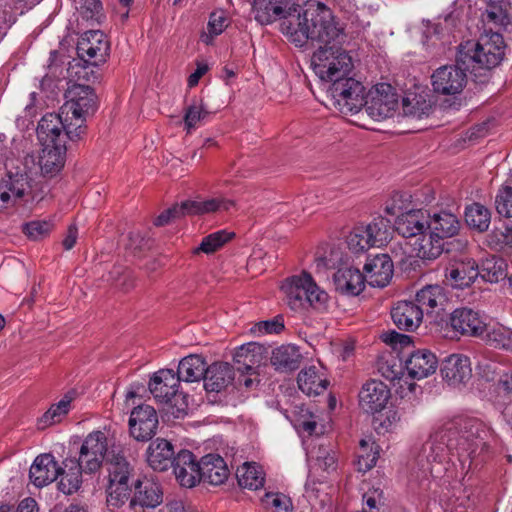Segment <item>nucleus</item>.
Wrapping results in <instances>:
<instances>
[{
  "label": "nucleus",
  "mask_w": 512,
  "mask_h": 512,
  "mask_svg": "<svg viewBox=\"0 0 512 512\" xmlns=\"http://www.w3.org/2000/svg\"><path fill=\"white\" fill-rule=\"evenodd\" d=\"M64 465L67 470L61 468L59 474L61 478L58 486L59 490L64 494L71 495L80 488L84 470L78 465L76 460H66Z\"/></svg>",
  "instance_id": "nucleus-39"
},
{
  "label": "nucleus",
  "mask_w": 512,
  "mask_h": 512,
  "mask_svg": "<svg viewBox=\"0 0 512 512\" xmlns=\"http://www.w3.org/2000/svg\"><path fill=\"white\" fill-rule=\"evenodd\" d=\"M397 106L398 95L395 89L387 83L377 84L368 96L365 95V104L363 105L367 114L377 121L392 116Z\"/></svg>",
  "instance_id": "nucleus-10"
},
{
  "label": "nucleus",
  "mask_w": 512,
  "mask_h": 512,
  "mask_svg": "<svg viewBox=\"0 0 512 512\" xmlns=\"http://www.w3.org/2000/svg\"><path fill=\"white\" fill-rule=\"evenodd\" d=\"M497 212L504 217H512V187L502 186L495 198Z\"/></svg>",
  "instance_id": "nucleus-58"
},
{
  "label": "nucleus",
  "mask_w": 512,
  "mask_h": 512,
  "mask_svg": "<svg viewBox=\"0 0 512 512\" xmlns=\"http://www.w3.org/2000/svg\"><path fill=\"white\" fill-rule=\"evenodd\" d=\"M76 392L71 390L57 403L52 404L50 408L38 419V429H45L51 425L57 424L70 411L71 402L75 399Z\"/></svg>",
  "instance_id": "nucleus-37"
},
{
  "label": "nucleus",
  "mask_w": 512,
  "mask_h": 512,
  "mask_svg": "<svg viewBox=\"0 0 512 512\" xmlns=\"http://www.w3.org/2000/svg\"><path fill=\"white\" fill-rule=\"evenodd\" d=\"M490 429L480 420L459 418L445 423L435 431L421 449L420 461L426 460L427 471L433 477H439L447 470L446 465L456 457L462 468L472 459L487 450Z\"/></svg>",
  "instance_id": "nucleus-2"
},
{
  "label": "nucleus",
  "mask_w": 512,
  "mask_h": 512,
  "mask_svg": "<svg viewBox=\"0 0 512 512\" xmlns=\"http://www.w3.org/2000/svg\"><path fill=\"white\" fill-rule=\"evenodd\" d=\"M390 396L387 385L381 381L370 380L359 392V404L365 412L374 414L386 407Z\"/></svg>",
  "instance_id": "nucleus-17"
},
{
  "label": "nucleus",
  "mask_w": 512,
  "mask_h": 512,
  "mask_svg": "<svg viewBox=\"0 0 512 512\" xmlns=\"http://www.w3.org/2000/svg\"><path fill=\"white\" fill-rule=\"evenodd\" d=\"M507 263L497 256H491L482 261L479 266V275L488 282L496 283L507 277Z\"/></svg>",
  "instance_id": "nucleus-43"
},
{
  "label": "nucleus",
  "mask_w": 512,
  "mask_h": 512,
  "mask_svg": "<svg viewBox=\"0 0 512 512\" xmlns=\"http://www.w3.org/2000/svg\"><path fill=\"white\" fill-rule=\"evenodd\" d=\"M438 360L434 353L427 349H419L409 352L405 360L408 375L414 379H423L435 373Z\"/></svg>",
  "instance_id": "nucleus-22"
},
{
  "label": "nucleus",
  "mask_w": 512,
  "mask_h": 512,
  "mask_svg": "<svg viewBox=\"0 0 512 512\" xmlns=\"http://www.w3.org/2000/svg\"><path fill=\"white\" fill-rule=\"evenodd\" d=\"M178 208H180L179 213L180 216L185 215H202L203 210L201 207V201L197 200H187L182 202L180 205H178Z\"/></svg>",
  "instance_id": "nucleus-64"
},
{
  "label": "nucleus",
  "mask_w": 512,
  "mask_h": 512,
  "mask_svg": "<svg viewBox=\"0 0 512 512\" xmlns=\"http://www.w3.org/2000/svg\"><path fill=\"white\" fill-rule=\"evenodd\" d=\"M465 221L470 228L485 232L491 222L490 210L480 203H472L465 208Z\"/></svg>",
  "instance_id": "nucleus-42"
},
{
  "label": "nucleus",
  "mask_w": 512,
  "mask_h": 512,
  "mask_svg": "<svg viewBox=\"0 0 512 512\" xmlns=\"http://www.w3.org/2000/svg\"><path fill=\"white\" fill-rule=\"evenodd\" d=\"M284 329V322L282 316H276L271 320L261 321L256 323L252 328L251 332L258 333L259 335L264 334H278Z\"/></svg>",
  "instance_id": "nucleus-60"
},
{
  "label": "nucleus",
  "mask_w": 512,
  "mask_h": 512,
  "mask_svg": "<svg viewBox=\"0 0 512 512\" xmlns=\"http://www.w3.org/2000/svg\"><path fill=\"white\" fill-rule=\"evenodd\" d=\"M84 129L76 127L70 117L62 114L47 113L38 123L37 135L43 147H58V144L66 146L67 139L77 141L85 134Z\"/></svg>",
  "instance_id": "nucleus-7"
},
{
  "label": "nucleus",
  "mask_w": 512,
  "mask_h": 512,
  "mask_svg": "<svg viewBox=\"0 0 512 512\" xmlns=\"http://www.w3.org/2000/svg\"><path fill=\"white\" fill-rule=\"evenodd\" d=\"M365 276L358 268H339L334 274L336 290L348 296L359 295L365 287Z\"/></svg>",
  "instance_id": "nucleus-30"
},
{
  "label": "nucleus",
  "mask_w": 512,
  "mask_h": 512,
  "mask_svg": "<svg viewBox=\"0 0 512 512\" xmlns=\"http://www.w3.org/2000/svg\"><path fill=\"white\" fill-rule=\"evenodd\" d=\"M430 108V104L425 100H417L415 104H412L408 98L403 99V113L406 116L422 119L429 114Z\"/></svg>",
  "instance_id": "nucleus-61"
},
{
  "label": "nucleus",
  "mask_w": 512,
  "mask_h": 512,
  "mask_svg": "<svg viewBox=\"0 0 512 512\" xmlns=\"http://www.w3.org/2000/svg\"><path fill=\"white\" fill-rule=\"evenodd\" d=\"M233 205L231 200L224 198H212L201 201L203 214L213 213L219 210H228Z\"/></svg>",
  "instance_id": "nucleus-63"
},
{
  "label": "nucleus",
  "mask_w": 512,
  "mask_h": 512,
  "mask_svg": "<svg viewBox=\"0 0 512 512\" xmlns=\"http://www.w3.org/2000/svg\"><path fill=\"white\" fill-rule=\"evenodd\" d=\"M467 71L468 68L457 62L439 67L431 76L434 92L441 95L461 93L467 83Z\"/></svg>",
  "instance_id": "nucleus-11"
},
{
  "label": "nucleus",
  "mask_w": 512,
  "mask_h": 512,
  "mask_svg": "<svg viewBox=\"0 0 512 512\" xmlns=\"http://www.w3.org/2000/svg\"><path fill=\"white\" fill-rule=\"evenodd\" d=\"M30 191L31 186L26 174H8L0 182V200L4 206L14 204L16 201L23 199Z\"/></svg>",
  "instance_id": "nucleus-28"
},
{
  "label": "nucleus",
  "mask_w": 512,
  "mask_h": 512,
  "mask_svg": "<svg viewBox=\"0 0 512 512\" xmlns=\"http://www.w3.org/2000/svg\"><path fill=\"white\" fill-rule=\"evenodd\" d=\"M283 29L297 46L308 41L320 44L313 53L311 65L317 76L331 74V62L337 61L339 71H352L353 62L350 55L342 48L346 35L338 27L329 8L323 4L310 6L303 14L292 16L284 21Z\"/></svg>",
  "instance_id": "nucleus-1"
},
{
  "label": "nucleus",
  "mask_w": 512,
  "mask_h": 512,
  "mask_svg": "<svg viewBox=\"0 0 512 512\" xmlns=\"http://www.w3.org/2000/svg\"><path fill=\"white\" fill-rule=\"evenodd\" d=\"M76 462L84 470L85 474H94L100 470L103 464L106 466L105 457L92 454L91 451L84 448H80L79 458Z\"/></svg>",
  "instance_id": "nucleus-56"
},
{
  "label": "nucleus",
  "mask_w": 512,
  "mask_h": 512,
  "mask_svg": "<svg viewBox=\"0 0 512 512\" xmlns=\"http://www.w3.org/2000/svg\"><path fill=\"white\" fill-rule=\"evenodd\" d=\"M347 245L353 253H360L374 246L365 226H356L347 237Z\"/></svg>",
  "instance_id": "nucleus-52"
},
{
  "label": "nucleus",
  "mask_w": 512,
  "mask_h": 512,
  "mask_svg": "<svg viewBox=\"0 0 512 512\" xmlns=\"http://www.w3.org/2000/svg\"><path fill=\"white\" fill-rule=\"evenodd\" d=\"M207 363L205 358L198 354L184 357L178 364L176 375L180 381L192 383L204 379Z\"/></svg>",
  "instance_id": "nucleus-34"
},
{
  "label": "nucleus",
  "mask_w": 512,
  "mask_h": 512,
  "mask_svg": "<svg viewBox=\"0 0 512 512\" xmlns=\"http://www.w3.org/2000/svg\"><path fill=\"white\" fill-rule=\"evenodd\" d=\"M440 372L443 379L449 385L457 386L463 384L472 375L470 360L462 354H451L443 360Z\"/></svg>",
  "instance_id": "nucleus-19"
},
{
  "label": "nucleus",
  "mask_w": 512,
  "mask_h": 512,
  "mask_svg": "<svg viewBox=\"0 0 512 512\" xmlns=\"http://www.w3.org/2000/svg\"><path fill=\"white\" fill-rule=\"evenodd\" d=\"M449 302L447 292L440 285H427L416 293V303L427 314H439Z\"/></svg>",
  "instance_id": "nucleus-26"
},
{
  "label": "nucleus",
  "mask_w": 512,
  "mask_h": 512,
  "mask_svg": "<svg viewBox=\"0 0 512 512\" xmlns=\"http://www.w3.org/2000/svg\"><path fill=\"white\" fill-rule=\"evenodd\" d=\"M228 19L223 11L213 12L210 15L209 22L207 25L208 33H204L201 36L202 42L209 45L212 43L213 38L220 35L227 27Z\"/></svg>",
  "instance_id": "nucleus-54"
},
{
  "label": "nucleus",
  "mask_w": 512,
  "mask_h": 512,
  "mask_svg": "<svg viewBox=\"0 0 512 512\" xmlns=\"http://www.w3.org/2000/svg\"><path fill=\"white\" fill-rule=\"evenodd\" d=\"M61 472L55 457L50 453L37 456L30 467V481L38 488L55 481Z\"/></svg>",
  "instance_id": "nucleus-20"
},
{
  "label": "nucleus",
  "mask_w": 512,
  "mask_h": 512,
  "mask_svg": "<svg viewBox=\"0 0 512 512\" xmlns=\"http://www.w3.org/2000/svg\"><path fill=\"white\" fill-rule=\"evenodd\" d=\"M394 230L403 238L413 239L427 231V217L421 210H410L397 216Z\"/></svg>",
  "instance_id": "nucleus-29"
},
{
  "label": "nucleus",
  "mask_w": 512,
  "mask_h": 512,
  "mask_svg": "<svg viewBox=\"0 0 512 512\" xmlns=\"http://www.w3.org/2000/svg\"><path fill=\"white\" fill-rule=\"evenodd\" d=\"M444 245L445 241L441 236H435L433 231L428 230L415 239L413 250L423 260H434L442 254Z\"/></svg>",
  "instance_id": "nucleus-35"
},
{
  "label": "nucleus",
  "mask_w": 512,
  "mask_h": 512,
  "mask_svg": "<svg viewBox=\"0 0 512 512\" xmlns=\"http://www.w3.org/2000/svg\"><path fill=\"white\" fill-rule=\"evenodd\" d=\"M238 483L243 488L257 490L264 485V474L256 464L244 463L237 469Z\"/></svg>",
  "instance_id": "nucleus-44"
},
{
  "label": "nucleus",
  "mask_w": 512,
  "mask_h": 512,
  "mask_svg": "<svg viewBox=\"0 0 512 512\" xmlns=\"http://www.w3.org/2000/svg\"><path fill=\"white\" fill-rule=\"evenodd\" d=\"M365 227L374 246L386 244L391 239L394 231L391 221L383 216L374 218L371 223Z\"/></svg>",
  "instance_id": "nucleus-45"
},
{
  "label": "nucleus",
  "mask_w": 512,
  "mask_h": 512,
  "mask_svg": "<svg viewBox=\"0 0 512 512\" xmlns=\"http://www.w3.org/2000/svg\"><path fill=\"white\" fill-rule=\"evenodd\" d=\"M427 230L433 231L435 236H441L445 241L458 234L460 221L455 214L440 210L431 214L430 221L427 220Z\"/></svg>",
  "instance_id": "nucleus-32"
},
{
  "label": "nucleus",
  "mask_w": 512,
  "mask_h": 512,
  "mask_svg": "<svg viewBox=\"0 0 512 512\" xmlns=\"http://www.w3.org/2000/svg\"><path fill=\"white\" fill-rule=\"evenodd\" d=\"M482 339L495 349L512 352V329L507 326L501 324L487 326Z\"/></svg>",
  "instance_id": "nucleus-41"
},
{
  "label": "nucleus",
  "mask_w": 512,
  "mask_h": 512,
  "mask_svg": "<svg viewBox=\"0 0 512 512\" xmlns=\"http://www.w3.org/2000/svg\"><path fill=\"white\" fill-rule=\"evenodd\" d=\"M289 307L302 310L312 307L318 311L327 309L329 296L314 281L311 274L303 271L300 275L287 278L281 286Z\"/></svg>",
  "instance_id": "nucleus-5"
},
{
  "label": "nucleus",
  "mask_w": 512,
  "mask_h": 512,
  "mask_svg": "<svg viewBox=\"0 0 512 512\" xmlns=\"http://www.w3.org/2000/svg\"><path fill=\"white\" fill-rule=\"evenodd\" d=\"M209 111L204 106L201 100H193V102L187 107L184 123L188 132L195 128L197 124L205 120L209 116Z\"/></svg>",
  "instance_id": "nucleus-55"
},
{
  "label": "nucleus",
  "mask_w": 512,
  "mask_h": 512,
  "mask_svg": "<svg viewBox=\"0 0 512 512\" xmlns=\"http://www.w3.org/2000/svg\"><path fill=\"white\" fill-rule=\"evenodd\" d=\"M233 232L227 230H219L205 236L200 245L194 250V253L203 252L206 254H212L219 250L224 244L230 241L234 237Z\"/></svg>",
  "instance_id": "nucleus-48"
},
{
  "label": "nucleus",
  "mask_w": 512,
  "mask_h": 512,
  "mask_svg": "<svg viewBox=\"0 0 512 512\" xmlns=\"http://www.w3.org/2000/svg\"><path fill=\"white\" fill-rule=\"evenodd\" d=\"M105 470L106 503L109 507L120 508L129 500L135 482L134 468L124 455L121 445L112 444Z\"/></svg>",
  "instance_id": "nucleus-4"
},
{
  "label": "nucleus",
  "mask_w": 512,
  "mask_h": 512,
  "mask_svg": "<svg viewBox=\"0 0 512 512\" xmlns=\"http://www.w3.org/2000/svg\"><path fill=\"white\" fill-rule=\"evenodd\" d=\"M101 12L102 3L100 0H82L80 13L83 16V18L87 20H98V18L101 16Z\"/></svg>",
  "instance_id": "nucleus-62"
},
{
  "label": "nucleus",
  "mask_w": 512,
  "mask_h": 512,
  "mask_svg": "<svg viewBox=\"0 0 512 512\" xmlns=\"http://www.w3.org/2000/svg\"><path fill=\"white\" fill-rule=\"evenodd\" d=\"M297 383L299 389L309 396L323 393L328 385V381L318 375L316 366L302 369L298 374Z\"/></svg>",
  "instance_id": "nucleus-38"
},
{
  "label": "nucleus",
  "mask_w": 512,
  "mask_h": 512,
  "mask_svg": "<svg viewBox=\"0 0 512 512\" xmlns=\"http://www.w3.org/2000/svg\"><path fill=\"white\" fill-rule=\"evenodd\" d=\"M200 482L211 485L223 484L228 476L229 469L224 459L218 454H208L199 461Z\"/></svg>",
  "instance_id": "nucleus-25"
},
{
  "label": "nucleus",
  "mask_w": 512,
  "mask_h": 512,
  "mask_svg": "<svg viewBox=\"0 0 512 512\" xmlns=\"http://www.w3.org/2000/svg\"><path fill=\"white\" fill-rule=\"evenodd\" d=\"M179 377L172 369H160L149 381V391L156 402L171 409L175 418L183 417L188 409L187 396L179 391Z\"/></svg>",
  "instance_id": "nucleus-6"
},
{
  "label": "nucleus",
  "mask_w": 512,
  "mask_h": 512,
  "mask_svg": "<svg viewBox=\"0 0 512 512\" xmlns=\"http://www.w3.org/2000/svg\"><path fill=\"white\" fill-rule=\"evenodd\" d=\"M378 448V445L375 443L369 446L366 440L362 439L360 441L361 452L357 456L358 471L365 473L376 465L379 456Z\"/></svg>",
  "instance_id": "nucleus-51"
},
{
  "label": "nucleus",
  "mask_w": 512,
  "mask_h": 512,
  "mask_svg": "<svg viewBox=\"0 0 512 512\" xmlns=\"http://www.w3.org/2000/svg\"><path fill=\"white\" fill-rule=\"evenodd\" d=\"M379 373L388 381L399 380L403 374L402 360L393 353L383 354L378 358Z\"/></svg>",
  "instance_id": "nucleus-47"
},
{
  "label": "nucleus",
  "mask_w": 512,
  "mask_h": 512,
  "mask_svg": "<svg viewBox=\"0 0 512 512\" xmlns=\"http://www.w3.org/2000/svg\"><path fill=\"white\" fill-rule=\"evenodd\" d=\"M489 244L495 249H502L507 246L512 248V225L496 227L489 235Z\"/></svg>",
  "instance_id": "nucleus-57"
},
{
  "label": "nucleus",
  "mask_w": 512,
  "mask_h": 512,
  "mask_svg": "<svg viewBox=\"0 0 512 512\" xmlns=\"http://www.w3.org/2000/svg\"><path fill=\"white\" fill-rule=\"evenodd\" d=\"M256 346L254 344L243 345L239 347L234 354V362L238 365L237 370L241 373L250 374L258 362L257 355L254 353Z\"/></svg>",
  "instance_id": "nucleus-49"
},
{
  "label": "nucleus",
  "mask_w": 512,
  "mask_h": 512,
  "mask_svg": "<svg viewBox=\"0 0 512 512\" xmlns=\"http://www.w3.org/2000/svg\"><path fill=\"white\" fill-rule=\"evenodd\" d=\"M234 379V369L227 362H215L207 366L204 376V388L208 392H221Z\"/></svg>",
  "instance_id": "nucleus-31"
},
{
  "label": "nucleus",
  "mask_w": 512,
  "mask_h": 512,
  "mask_svg": "<svg viewBox=\"0 0 512 512\" xmlns=\"http://www.w3.org/2000/svg\"><path fill=\"white\" fill-rule=\"evenodd\" d=\"M128 425L129 433L135 440L147 442L157 433L158 414L150 405H139L131 411Z\"/></svg>",
  "instance_id": "nucleus-12"
},
{
  "label": "nucleus",
  "mask_w": 512,
  "mask_h": 512,
  "mask_svg": "<svg viewBox=\"0 0 512 512\" xmlns=\"http://www.w3.org/2000/svg\"><path fill=\"white\" fill-rule=\"evenodd\" d=\"M449 326L461 336L481 339L487 330L484 316L479 311L469 307L457 308L450 313Z\"/></svg>",
  "instance_id": "nucleus-13"
},
{
  "label": "nucleus",
  "mask_w": 512,
  "mask_h": 512,
  "mask_svg": "<svg viewBox=\"0 0 512 512\" xmlns=\"http://www.w3.org/2000/svg\"><path fill=\"white\" fill-rule=\"evenodd\" d=\"M394 324L405 331H413L419 327L423 319V311L412 301H399L391 310Z\"/></svg>",
  "instance_id": "nucleus-27"
},
{
  "label": "nucleus",
  "mask_w": 512,
  "mask_h": 512,
  "mask_svg": "<svg viewBox=\"0 0 512 512\" xmlns=\"http://www.w3.org/2000/svg\"><path fill=\"white\" fill-rule=\"evenodd\" d=\"M288 3L289 0H256L252 9L254 18L261 25H267L275 21L278 17H283L284 20L282 23H284V21L288 20L290 17L302 14L301 12H298L297 15L286 12ZM281 28H283V24H281ZM282 31L287 34V31L284 29H282Z\"/></svg>",
  "instance_id": "nucleus-21"
},
{
  "label": "nucleus",
  "mask_w": 512,
  "mask_h": 512,
  "mask_svg": "<svg viewBox=\"0 0 512 512\" xmlns=\"http://www.w3.org/2000/svg\"><path fill=\"white\" fill-rule=\"evenodd\" d=\"M110 44L99 30H91L80 38L77 44V55L85 63L99 66L109 57Z\"/></svg>",
  "instance_id": "nucleus-14"
},
{
  "label": "nucleus",
  "mask_w": 512,
  "mask_h": 512,
  "mask_svg": "<svg viewBox=\"0 0 512 512\" xmlns=\"http://www.w3.org/2000/svg\"><path fill=\"white\" fill-rule=\"evenodd\" d=\"M67 146L58 144V147H43L40 156V168L44 176L57 175L65 164Z\"/></svg>",
  "instance_id": "nucleus-36"
},
{
  "label": "nucleus",
  "mask_w": 512,
  "mask_h": 512,
  "mask_svg": "<svg viewBox=\"0 0 512 512\" xmlns=\"http://www.w3.org/2000/svg\"><path fill=\"white\" fill-rule=\"evenodd\" d=\"M479 273L475 260L466 257L452 261L446 268L445 276L454 286L463 288L472 284Z\"/></svg>",
  "instance_id": "nucleus-23"
},
{
  "label": "nucleus",
  "mask_w": 512,
  "mask_h": 512,
  "mask_svg": "<svg viewBox=\"0 0 512 512\" xmlns=\"http://www.w3.org/2000/svg\"><path fill=\"white\" fill-rule=\"evenodd\" d=\"M302 355L294 345H281L272 351L271 364L279 372H291L300 367Z\"/></svg>",
  "instance_id": "nucleus-33"
},
{
  "label": "nucleus",
  "mask_w": 512,
  "mask_h": 512,
  "mask_svg": "<svg viewBox=\"0 0 512 512\" xmlns=\"http://www.w3.org/2000/svg\"><path fill=\"white\" fill-rule=\"evenodd\" d=\"M108 444L107 436L102 431H93L89 433L84 439L81 448L91 451L92 454H98V456L108 457V453L111 449Z\"/></svg>",
  "instance_id": "nucleus-50"
},
{
  "label": "nucleus",
  "mask_w": 512,
  "mask_h": 512,
  "mask_svg": "<svg viewBox=\"0 0 512 512\" xmlns=\"http://www.w3.org/2000/svg\"><path fill=\"white\" fill-rule=\"evenodd\" d=\"M133 489L134 492L128 504V509L132 512H143L144 508H155L163 501L160 485L150 479H136Z\"/></svg>",
  "instance_id": "nucleus-15"
},
{
  "label": "nucleus",
  "mask_w": 512,
  "mask_h": 512,
  "mask_svg": "<svg viewBox=\"0 0 512 512\" xmlns=\"http://www.w3.org/2000/svg\"><path fill=\"white\" fill-rule=\"evenodd\" d=\"M503 36L497 32L482 34L477 42L467 41L459 46L457 63L468 68L475 77L482 71H490L500 64L504 57Z\"/></svg>",
  "instance_id": "nucleus-3"
},
{
  "label": "nucleus",
  "mask_w": 512,
  "mask_h": 512,
  "mask_svg": "<svg viewBox=\"0 0 512 512\" xmlns=\"http://www.w3.org/2000/svg\"><path fill=\"white\" fill-rule=\"evenodd\" d=\"M329 93L333 105L343 114L356 113L365 104V87L349 75L332 81Z\"/></svg>",
  "instance_id": "nucleus-9"
},
{
  "label": "nucleus",
  "mask_w": 512,
  "mask_h": 512,
  "mask_svg": "<svg viewBox=\"0 0 512 512\" xmlns=\"http://www.w3.org/2000/svg\"><path fill=\"white\" fill-rule=\"evenodd\" d=\"M93 66L89 63H85L80 57L77 59H73L69 62V66L67 68V76L69 78L68 84L72 83H81L83 82H95L98 79L96 72L94 71Z\"/></svg>",
  "instance_id": "nucleus-46"
},
{
  "label": "nucleus",
  "mask_w": 512,
  "mask_h": 512,
  "mask_svg": "<svg viewBox=\"0 0 512 512\" xmlns=\"http://www.w3.org/2000/svg\"><path fill=\"white\" fill-rule=\"evenodd\" d=\"M267 512H291V499L282 493L268 492L262 498Z\"/></svg>",
  "instance_id": "nucleus-53"
},
{
  "label": "nucleus",
  "mask_w": 512,
  "mask_h": 512,
  "mask_svg": "<svg viewBox=\"0 0 512 512\" xmlns=\"http://www.w3.org/2000/svg\"><path fill=\"white\" fill-rule=\"evenodd\" d=\"M177 453L171 442L163 438L152 441L146 451L147 462L155 471H167L174 464Z\"/></svg>",
  "instance_id": "nucleus-24"
},
{
  "label": "nucleus",
  "mask_w": 512,
  "mask_h": 512,
  "mask_svg": "<svg viewBox=\"0 0 512 512\" xmlns=\"http://www.w3.org/2000/svg\"><path fill=\"white\" fill-rule=\"evenodd\" d=\"M65 98L62 114L70 117L76 127L86 131V118L94 114L98 107L94 89L85 83H72L65 92Z\"/></svg>",
  "instance_id": "nucleus-8"
},
{
  "label": "nucleus",
  "mask_w": 512,
  "mask_h": 512,
  "mask_svg": "<svg viewBox=\"0 0 512 512\" xmlns=\"http://www.w3.org/2000/svg\"><path fill=\"white\" fill-rule=\"evenodd\" d=\"M363 269L366 282L372 287H385L393 276V262L388 254L368 258Z\"/></svg>",
  "instance_id": "nucleus-18"
},
{
  "label": "nucleus",
  "mask_w": 512,
  "mask_h": 512,
  "mask_svg": "<svg viewBox=\"0 0 512 512\" xmlns=\"http://www.w3.org/2000/svg\"><path fill=\"white\" fill-rule=\"evenodd\" d=\"M173 472L177 482L186 488L200 483L199 461L189 450L182 449L174 457Z\"/></svg>",
  "instance_id": "nucleus-16"
},
{
  "label": "nucleus",
  "mask_w": 512,
  "mask_h": 512,
  "mask_svg": "<svg viewBox=\"0 0 512 512\" xmlns=\"http://www.w3.org/2000/svg\"><path fill=\"white\" fill-rule=\"evenodd\" d=\"M53 229V224L45 220H35L24 225V233L33 240L47 236Z\"/></svg>",
  "instance_id": "nucleus-59"
},
{
  "label": "nucleus",
  "mask_w": 512,
  "mask_h": 512,
  "mask_svg": "<svg viewBox=\"0 0 512 512\" xmlns=\"http://www.w3.org/2000/svg\"><path fill=\"white\" fill-rule=\"evenodd\" d=\"M509 10L510 6L503 1L491 3L482 14V21L484 24L491 25V31L493 27L505 29L511 23Z\"/></svg>",
  "instance_id": "nucleus-40"
}]
</instances>
